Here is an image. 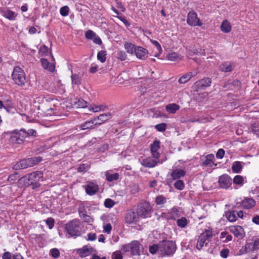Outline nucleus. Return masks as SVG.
<instances>
[{
  "label": "nucleus",
  "instance_id": "9d476101",
  "mask_svg": "<svg viewBox=\"0 0 259 259\" xmlns=\"http://www.w3.org/2000/svg\"><path fill=\"white\" fill-rule=\"evenodd\" d=\"M139 218L137 212L130 210L126 214L125 221L126 223L129 224H135L139 221Z\"/></svg>",
  "mask_w": 259,
  "mask_h": 259
},
{
  "label": "nucleus",
  "instance_id": "ea45409f",
  "mask_svg": "<svg viewBox=\"0 0 259 259\" xmlns=\"http://www.w3.org/2000/svg\"><path fill=\"white\" fill-rule=\"evenodd\" d=\"M177 223L180 227L184 228L187 224V220L185 217H182L177 220Z\"/></svg>",
  "mask_w": 259,
  "mask_h": 259
},
{
  "label": "nucleus",
  "instance_id": "0e129e2a",
  "mask_svg": "<svg viewBox=\"0 0 259 259\" xmlns=\"http://www.w3.org/2000/svg\"><path fill=\"white\" fill-rule=\"evenodd\" d=\"M113 259H122V256L119 252H115L112 255Z\"/></svg>",
  "mask_w": 259,
  "mask_h": 259
},
{
  "label": "nucleus",
  "instance_id": "603ef678",
  "mask_svg": "<svg viewBox=\"0 0 259 259\" xmlns=\"http://www.w3.org/2000/svg\"><path fill=\"white\" fill-rule=\"evenodd\" d=\"M166 124L165 123H162L158 124L155 125V128L159 132H163L165 130Z\"/></svg>",
  "mask_w": 259,
  "mask_h": 259
},
{
  "label": "nucleus",
  "instance_id": "f3484780",
  "mask_svg": "<svg viewBox=\"0 0 259 259\" xmlns=\"http://www.w3.org/2000/svg\"><path fill=\"white\" fill-rule=\"evenodd\" d=\"M148 53L146 49L141 47H137L135 54L138 59L145 60L148 57Z\"/></svg>",
  "mask_w": 259,
  "mask_h": 259
},
{
  "label": "nucleus",
  "instance_id": "a878e982",
  "mask_svg": "<svg viewBox=\"0 0 259 259\" xmlns=\"http://www.w3.org/2000/svg\"><path fill=\"white\" fill-rule=\"evenodd\" d=\"M195 74H193L191 72H188L187 73L181 76L179 78L178 82L180 84L186 83Z\"/></svg>",
  "mask_w": 259,
  "mask_h": 259
},
{
  "label": "nucleus",
  "instance_id": "e2e57ef3",
  "mask_svg": "<svg viewBox=\"0 0 259 259\" xmlns=\"http://www.w3.org/2000/svg\"><path fill=\"white\" fill-rule=\"evenodd\" d=\"M225 154V151L223 149H220L217 152L216 157L218 158L222 159Z\"/></svg>",
  "mask_w": 259,
  "mask_h": 259
},
{
  "label": "nucleus",
  "instance_id": "6e6552de",
  "mask_svg": "<svg viewBox=\"0 0 259 259\" xmlns=\"http://www.w3.org/2000/svg\"><path fill=\"white\" fill-rule=\"evenodd\" d=\"M259 249V239H255L253 242L247 243L245 246H243L240 250V254H244L247 252H252Z\"/></svg>",
  "mask_w": 259,
  "mask_h": 259
},
{
  "label": "nucleus",
  "instance_id": "7ed1b4c3",
  "mask_svg": "<svg viewBox=\"0 0 259 259\" xmlns=\"http://www.w3.org/2000/svg\"><path fill=\"white\" fill-rule=\"evenodd\" d=\"M43 174L40 171H36L25 176L24 178L27 179L29 183L28 185L31 186L32 189L40 187V181H42Z\"/></svg>",
  "mask_w": 259,
  "mask_h": 259
},
{
  "label": "nucleus",
  "instance_id": "2eb2a0df",
  "mask_svg": "<svg viewBox=\"0 0 259 259\" xmlns=\"http://www.w3.org/2000/svg\"><path fill=\"white\" fill-rule=\"evenodd\" d=\"M160 143L158 141H154L150 146V151L153 158H159L160 154L157 152L160 148Z\"/></svg>",
  "mask_w": 259,
  "mask_h": 259
},
{
  "label": "nucleus",
  "instance_id": "0eeeda50",
  "mask_svg": "<svg viewBox=\"0 0 259 259\" xmlns=\"http://www.w3.org/2000/svg\"><path fill=\"white\" fill-rule=\"evenodd\" d=\"M151 210V207L149 203L145 201L140 203L137 207V212L139 217L146 218L149 216Z\"/></svg>",
  "mask_w": 259,
  "mask_h": 259
},
{
  "label": "nucleus",
  "instance_id": "4d7b16f0",
  "mask_svg": "<svg viewBox=\"0 0 259 259\" xmlns=\"http://www.w3.org/2000/svg\"><path fill=\"white\" fill-rule=\"evenodd\" d=\"M159 250V246H158L157 245L154 244L149 247V252L154 254H155L158 250Z\"/></svg>",
  "mask_w": 259,
  "mask_h": 259
},
{
  "label": "nucleus",
  "instance_id": "c756f323",
  "mask_svg": "<svg viewBox=\"0 0 259 259\" xmlns=\"http://www.w3.org/2000/svg\"><path fill=\"white\" fill-rule=\"evenodd\" d=\"M107 108V106L103 105L100 106L96 105H92L89 108V110L92 111L94 112H98L101 111H104L106 110Z\"/></svg>",
  "mask_w": 259,
  "mask_h": 259
},
{
  "label": "nucleus",
  "instance_id": "4c0bfd02",
  "mask_svg": "<svg viewBox=\"0 0 259 259\" xmlns=\"http://www.w3.org/2000/svg\"><path fill=\"white\" fill-rule=\"evenodd\" d=\"M88 102L82 99H78L75 102V106L77 108H85L87 106Z\"/></svg>",
  "mask_w": 259,
  "mask_h": 259
},
{
  "label": "nucleus",
  "instance_id": "3c124183",
  "mask_svg": "<svg viewBox=\"0 0 259 259\" xmlns=\"http://www.w3.org/2000/svg\"><path fill=\"white\" fill-rule=\"evenodd\" d=\"M126 55L123 51H119L117 54V58L121 61H124L126 59Z\"/></svg>",
  "mask_w": 259,
  "mask_h": 259
},
{
  "label": "nucleus",
  "instance_id": "de8ad7c7",
  "mask_svg": "<svg viewBox=\"0 0 259 259\" xmlns=\"http://www.w3.org/2000/svg\"><path fill=\"white\" fill-rule=\"evenodd\" d=\"M115 202L111 199H107L104 202V205L106 207L111 208L114 206Z\"/></svg>",
  "mask_w": 259,
  "mask_h": 259
},
{
  "label": "nucleus",
  "instance_id": "f8f14e48",
  "mask_svg": "<svg viewBox=\"0 0 259 259\" xmlns=\"http://www.w3.org/2000/svg\"><path fill=\"white\" fill-rule=\"evenodd\" d=\"M159 162V158L153 159L151 157H148L142 160L141 164L146 167H154Z\"/></svg>",
  "mask_w": 259,
  "mask_h": 259
},
{
  "label": "nucleus",
  "instance_id": "13d9d810",
  "mask_svg": "<svg viewBox=\"0 0 259 259\" xmlns=\"http://www.w3.org/2000/svg\"><path fill=\"white\" fill-rule=\"evenodd\" d=\"M89 168V165L87 164H82L80 165L78 168V171L79 172H84L87 171Z\"/></svg>",
  "mask_w": 259,
  "mask_h": 259
},
{
  "label": "nucleus",
  "instance_id": "a211bd4d",
  "mask_svg": "<svg viewBox=\"0 0 259 259\" xmlns=\"http://www.w3.org/2000/svg\"><path fill=\"white\" fill-rule=\"evenodd\" d=\"M97 125L96 119L94 118L90 120L87 121L79 125V128L81 130H86L89 129H93L95 126Z\"/></svg>",
  "mask_w": 259,
  "mask_h": 259
},
{
  "label": "nucleus",
  "instance_id": "72a5a7b5",
  "mask_svg": "<svg viewBox=\"0 0 259 259\" xmlns=\"http://www.w3.org/2000/svg\"><path fill=\"white\" fill-rule=\"evenodd\" d=\"M220 68L222 71L228 72L232 70L233 66L230 63L225 62L220 65Z\"/></svg>",
  "mask_w": 259,
  "mask_h": 259
},
{
  "label": "nucleus",
  "instance_id": "f03ea898",
  "mask_svg": "<svg viewBox=\"0 0 259 259\" xmlns=\"http://www.w3.org/2000/svg\"><path fill=\"white\" fill-rule=\"evenodd\" d=\"M80 225V221L78 219H75L66 224L65 228L71 236L77 237L81 235Z\"/></svg>",
  "mask_w": 259,
  "mask_h": 259
},
{
  "label": "nucleus",
  "instance_id": "aec40b11",
  "mask_svg": "<svg viewBox=\"0 0 259 259\" xmlns=\"http://www.w3.org/2000/svg\"><path fill=\"white\" fill-rule=\"evenodd\" d=\"M40 62L43 68L48 70L51 72H53L55 69V65L53 63H50L46 59L41 58L40 59Z\"/></svg>",
  "mask_w": 259,
  "mask_h": 259
},
{
  "label": "nucleus",
  "instance_id": "e433bc0d",
  "mask_svg": "<svg viewBox=\"0 0 259 259\" xmlns=\"http://www.w3.org/2000/svg\"><path fill=\"white\" fill-rule=\"evenodd\" d=\"M106 52L105 51H101L97 54V59L101 63H104L106 60Z\"/></svg>",
  "mask_w": 259,
  "mask_h": 259
},
{
  "label": "nucleus",
  "instance_id": "79ce46f5",
  "mask_svg": "<svg viewBox=\"0 0 259 259\" xmlns=\"http://www.w3.org/2000/svg\"><path fill=\"white\" fill-rule=\"evenodd\" d=\"M169 219L175 220L178 215V210L175 208H172L168 213Z\"/></svg>",
  "mask_w": 259,
  "mask_h": 259
},
{
  "label": "nucleus",
  "instance_id": "774afa93",
  "mask_svg": "<svg viewBox=\"0 0 259 259\" xmlns=\"http://www.w3.org/2000/svg\"><path fill=\"white\" fill-rule=\"evenodd\" d=\"M112 229V227L110 224H107L104 226V230L105 232L108 234H109Z\"/></svg>",
  "mask_w": 259,
  "mask_h": 259
},
{
  "label": "nucleus",
  "instance_id": "c85d7f7f",
  "mask_svg": "<svg viewBox=\"0 0 259 259\" xmlns=\"http://www.w3.org/2000/svg\"><path fill=\"white\" fill-rule=\"evenodd\" d=\"M166 111L170 113H175L180 109V106L175 103L169 104L166 106Z\"/></svg>",
  "mask_w": 259,
  "mask_h": 259
},
{
  "label": "nucleus",
  "instance_id": "a19ab883",
  "mask_svg": "<svg viewBox=\"0 0 259 259\" xmlns=\"http://www.w3.org/2000/svg\"><path fill=\"white\" fill-rule=\"evenodd\" d=\"M232 170L235 172H239L242 169V165L240 162H235L232 167Z\"/></svg>",
  "mask_w": 259,
  "mask_h": 259
},
{
  "label": "nucleus",
  "instance_id": "4be33fe9",
  "mask_svg": "<svg viewBox=\"0 0 259 259\" xmlns=\"http://www.w3.org/2000/svg\"><path fill=\"white\" fill-rule=\"evenodd\" d=\"M242 205L244 208L250 209L255 206V201L252 198H245L242 201Z\"/></svg>",
  "mask_w": 259,
  "mask_h": 259
},
{
  "label": "nucleus",
  "instance_id": "b1692460",
  "mask_svg": "<svg viewBox=\"0 0 259 259\" xmlns=\"http://www.w3.org/2000/svg\"><path fill=\"white\" fill-rule=\"evenodd\" d=\"M211 83V80L210 78H204L196 82L197 85L200 88H205L209 87Z\"/></svg>",
  "mask_w": 259,
  "mask_h": 259
},
{
  "label": "nucleus",
  "instance_id": "052dcab7",
  "mask_svg": "<svg viewBox=\"0 0 259 259\" xmlns=\"http://www.w3.org/2000/svg\"><path fill=\"white\" fill-rule=\"evenodd\" d=\"M96 34L92 30H88L85 32V37L88 39H93Z\"/></svg>",
  "mask_w": 259,
  "mask_h": 259
},
{
  "label": "nucleus",
  "instance_id": "c03bdc74",
  "mask_svg": "<svg viewBox=\"0 0 259 259\" xmlns=\"http://www.w3.org/2000/svg\"><path fill=\"white\" fill-rule=\"evenodd\" d=\"M221 238H225V239L223 240L224 242L230 241L232 239V236L231 235L228 234V233L227 232H222L221 233Z\"/></svg>",
  "mask_w": 259,
  "mask_h": 259
},
{
  "label": "nucleus",
  "instance_id": "338daca9",
  "mask_svg": "<svg viewBox=\"0 0 259 259\" xmlns=\"http://www.w3.org/2000/svg\"><path fill=\"white\" fill-rule=\"evenodd\" d=\"M221 256L223 258H226L229 254V250L228 249H223L220 253Z\"/></svg>",
  "mask_w": 259,
  "mask_h": 259
},
{
  "label": "nucleus",
  "instance_id": "f704fd0d",
  "mask_svg": "<svg viewBox=\"0 0 259 259\" xmlns=\"http://www.w3.org/2000/svg\"><path fill=\"white\" fill-rule=\"evenodd\" d=\"M106 179L109 182H112L114 180H117L119 178V175L118 173L110 174L109 172L106 173Z\"/></svg>",
  "mask_w": 259,
  "mask_h": 259
},
{
  "label": "nucleus",
  "instance_id": "ddd939ff",
  "mask_svg": "<svg viewBox=\"0 0 259 259\" xmlns=\"http://www.w3.org/2000/svg\"><path fill=\"white\" fill-rule=\"evenodd\" d=\"M219 183L221 188H227L231 185L232 180L228 175H224L220 177Z\"/></svg>",
  "mask_w": 259,
  "mask_h": 259
},
{
  "label": "nucleus",
  "instance_id": "864d4df0",
  "mask_svg": "<svg viewBox=\"0 0 259 259\" xmlns=\"http://www.w3.org/2000/svg\"><path fill=\"white\" fill-rule=\"evenodd\" d=\"M51 255L54 258H57L60 255L59 250L57 248H53L50 250Z\"/></svg>",
  "mask_w": 259,
  "mask_h": 259
},
{
  "label": "nucleus",
  "instance_id": "c9c22d12",
  "mask_svg": "<svg viewBox=\"0 0 259 259\" xmlns=\"http://www.w3.org/2000/svg\"><path fill=\"white\" fill-rule=\"evenodd\" d=\"M26 168V162L25 161V159H23L20 161L19 162L17 163L13 166V169L15 170L24 169Z\"/></svg>",
  "mask_w": 259,
  "mask_h": 259
},
{
  "label": "nucleus",
  "instance_id": "423d86ee",
  "mask_svg": "<svg viewBox=\"0 0 259 259\" xmlns=\"http://www.w3.org/2000/svg\"><path fill=\"white\" fill-rule=\"evenodd\" d=\"M212 236V232L209 230H206L201 233L198 237L196 246V248L200 250L204 246L207 245Z\"/></svg>",
  "mask_w": 259,
  "mask_h": 259
},
{
  "label": "nucleus",
  "instance_id": "412c9836",
  "mask_svg": "<svg viewBox=\"0 0 259 259\" xmlns=\"http://www.w3.org/2000/svg\"><path fill=\"white\" fill-rule=\"evenodd\" d=\"M214 159V155L210 154L207 155L205 157V160L202 163V166L212 167L216 166L217 164L214 163L213 159Z\"/></svg>",
  "mask_w": 259,
  "mask_h": 259
},
{
  "label": "nucleus",
  "instance_id": "5701e85b",
  "mask_svg": "<svg viewBox=\"0 0 259 259\" xmlns=\"http://www.w3.org/2000/svg\"><path fill=\"white\" fill-rule=\"evenodd\" d=\"M186 174V172L182 169H176L171 173V177L173 180H176L184 177Z\"/></svg>",
  "mask_w": 259,
  "mask_h": 259
},
{
  "label": "nucleus",
  "instance_id": "7c9ffc66",
  "mask_svg": "<svg viewBox=\"0 0 259 259\" xmlns=\"http://www.w3.org/2000/svg\"><path fill=\"white\" fill-rule=\"evenodd\" d=\"M77 252L81 257H84L90 253V250L87 246H83L82 248L78 249Z\"/></svg>",
  "mask_w": 259,
  "mask_h": 259
},
{
  "label": "nucleus",
  "instance_id": "49530a36",
  "mask_svg": "<svg viewBox=\"0 0 259 259\" xmlns=\"http://www.w3.org/2000/svg\"><path fill=\"white\" fill-rule=\"evenodd\" d=\"M174 186L177 189L182 190L184 187V184L183 181L178 180L175 183Z\"/></svg>",
  "mask_w": 259,
  "mask_h": 259
},
{
  "label": "nucleus",
  "instance_id": "9b49d317",
  "mask_svg": "<svg viewBox=\"0 0 259 259\" xmlns=\"http://www.w3.org/2000/svg\"><path fill=\"white\" fill-rule=\"evenodd\" d=\"M229 229L236 237L239 239H242L245 236L244 229L240 226H232L229 227Z\"/></svg>",
  "mask_w": 259,
  "mask_h": 259
},
{
  "label": "nucleus",
  "instance_id": "37998d69",
  "mask_svg": "<svg viewBox=\"0 0 259 259\" xmlns=\"http://www.w3.org/2000/svg\"><path fill=\"white\" fill-rule=\"evenodd\" d=\"M166 202V198L162 195L157 196L155 198V203L157 205H162Z\"/></svg>",
  "mask_w": 259,
  "mask_h": 259
},
{
  "label": "nucleus",
  "instance_id": "20e7f679",
  "mask_svg": "<svg viewBox=\"0 0 259 259\" xmlns=\"http://www.w3.org/2000/svg\"><path fill=\"white\" fill-rule=\"evenodd\" d=\"M12 77L15 83L18 85H24L26 82L25 73L23 70L19 66H16L14 68Z\"/></svg>",
  "mask_w": 259,
  "mask_h": 259
},
{
  "label": "nucleus",
  "instance_id": "09e8293b",
  "mask_svg": "<svg viewBox=\"0 0 259 259\" xmlns=\"http://www.w3.org/2000/svg\"><path fill=\"white\" fill-rule=\"evenodd\" d=\"M69 10V7L65 6L60 9V12L62 16H66L68 14Z\"/></svg>",
  "mask_w": 259,
  "mask_h": 259
},
{
  "label": "nucleus",
  "instance_id": "8fccbe9b",
  "mask_svg": "<svg viewBox=\"0 0 259 259\" xmlns=\"http://www.w3.org/2000/svg\"><path fill=\"white\" fill-rule=\"evenodd\" d=\"M31 163H32V166L37 164L38 162L41 161L42 159L40 157H34L29 158Z\"/></svg>",
  "mask_w": 259,
  "mask_h": 259
},
{
  "label": "nucleus",
  "instance_id": "6ab92c4d",
  "mask_svg": "<svg viewBox=\"0 0 259 259\" xmlns=\"http://www.w3.org/2000/svg\"><path fill=\"white\" fill-rule=\"evenodd\" d=\"M128 245L133 255H140V243L138 241H133Z\"/></svg>",
  "mask_w": 259,
  "mask_h": 259
},
{
  "label": "nucleus",
  "instance_id": "a18cd8bd",
  "mask_svg": "<svg viewBox=\"0 0 259 259\" xmlns=\"http://www.w3.org/2000/svg\"><path fill=\"white\" fill-rule=\"evenodd\" d=\"M228 220L230 222H234L237 219V217L236 215V212L235 211L229 212L228 216Z\"/></svg>",
  "mask_w": 259,
  "mask_h": 259
},
{
  "label": "nucleus",
  "instance_id": "4468645a",
  "mask_svg": "<svg viewBox=\"0 0 259 259\" xmlns=\"http://www.w3.org/2000/svg\"><path fill=\"white\" fill-rule=\"evenodd\" d=\"M112 117V114L110 112H107L99 115L97 117L94 118V119H96L97 125H99L108 121L111 119Z\"/></svg>",
  "mask_w": 259,
  "mask_h": 259
},
{
  "label": "nucleus",
  "instance_id": "2f4dec72",
  "mask_svg": "<svg viewBox=\"0 0 259 259\" xmlns=\"http://www.w3.org/2000/svg\"><path fill=\"white\" fill-rule=\"evenodd\" d=\"M72 84L73 85H79L81 83V77L77 74H72L71 76Z\"/></svg>",
  "mask_w": 259,
  "mask_h": 259
},
{
  "label": "nucleus",
  "instance_id": "69168bd1",
  "mask_svg": "<svg viewBox=\"0 0 259 259\" xmlns=\"http://www.w3.org/2000/svg\"><path fill=\"white\" fill-rule=\"evenodd\" d=\"M251 130L254 134H257L259 132V126L256 123L252 124Z\"/></svg>",
  "mask_w": 259,
  "mask_h": 259
},
{
  "label": "nucleus",
  "instance_id": "6e6d98bb",
  "mask_svg": "<svg viewBox=\"0 0 259 259\" xmlns=\"http://www.w3.org/2000/svg\"><path fill=\"white\" fill-rule=\"evenodd\" d=\"M54 219L52 218H49L46 221V224L48 226L50 229H52L54 226Z\"/></svg>",
  "mask_w": 259,
  "mask_h": 259
},
{
  "label": "nucleus",
  "instance_id": "dca6fc26",
  "mask_svg": "<svg viewBox=\"0 0 259 259\" xmlns=\"http://www.w3.org/2000/svg\"><path fill=\"white\" fill-rule=\"evenodd\" d=\"M99 190V187L97 184L93 182H88L85 186V191L90 195H93Z\"/></svg>",
  "mask_w": 259,
  "mask_h": 259
},
{
  "label": "nucleus",
  "instance_id": "473e14b6",
  "mask_svg": "<svg viewBox=\"0 0 259 259\" xmlns=\"http://www.w3.org/2000/svg\"><path fill=\"white\" fill-rule=\"evenodd\" d=\"M166 58L171 61H176L181 60L182 57L179 54L174 52L168 54Z\"/></svg>",
  "mask_w": 259,
  "mask_h": 259
},
{
  "label": "nucleus",
  "instance_id": "bb28decb",
  "mask_svg": "<svg viewBox=\"0 0 259 259\" xmlns=\"http://www.w3.org/2000/svg\"><path fill=\"white\" fill-rule=\"evenodd\" d=\"M232 27L228 20H225L223 21L221 26V30L224 33H228L231 30Z\"/></svg>",
  "mask_w": 259,
  "mask_h": 259
},
{
  "label": "nucleus",
  "instance_id": "cd10ccee",
  "mask_svg": "<svg viewBox=\"0 0 259 259\" xmlns=\"http://www.w3.org/2000/svg\"><path fill=\"white\" fill-rule=\"evenodd\" d=\"M124 46L127 53L132 55L135 54L137 47H136L134 44L126 42H125Z\"/></svg>",
  "mask_w": 259,
  "mask_h": 259
},
{
  "label": "nucleus",
  "instance_id": "1a4fd4ad",
  "mask_svg": "<svg viewBox=\"0 0 259 259\" xmlns=\"http://www.w3.org/2000/svg\"><path fill=\"white\" fill-rule=\"evenodd\" d=\"M53 106H54L53 101H49L46 99L42 101V103L38 106V109L47 115L51 116L54 114Z\"/></svg>",
  "mask_w": 259,
  "mask_h": 259
},
{
  "label": "nucleus",
  "instance_id": "bf43d9fd",
  "mask_svg": "<svg viewBox=\"0 0 259 259\" xmlns=\"http://www.w3.org/2000/svg\"><path fill=\"white\" fill-rule=\"evenodd\" d=\"M18 173L15 172L13 174L10 175L8 179V181L9 182H14L18 179Z\"/></svg>",
  "mask_w": 259,
  "mask_h": 259
},
{
  "label": "nucleus",
  "instance_id": "58836bf2",
  "mask_svg": "<svg viewBox=\"0 0 259 259\" xmlns=\"http://www.w3.org/2000/svg\"><path fill=\"white\" fill-rule=\"evenodd\" d=\"M150 41L156 47L157 50L158 51V53H156L155 55V57H158L159 56V55L161 53L162 51L160 45L156 40L150 39Z\"/></svg>",
  "mask_w": 259,
  "mask_h": 259
},
{
  "label": "nucleus",
  "instance_id": "39448f33",
  "mask_svg": "<svg viewBox=\"0 0 259 259\" xmlns=\"http://www.w3.org/2000/svg\"><path fill=\"white\" fill-rule=\"evenodd\" d=\"M176 250V245L170 241H163L159 244V251L162 254L170 255L172 254Z\"/></svg>",
  "mask_w": 259,
  "mask_h": 259
},
{
  "label": "nucleus",
  "instance_id": "f257e3e1",
  "mask_svg": "<svg viewBox=\"0 0 259 259\" xmlns=\"http://www.w3.org/2000/svg\"><path fill=\"white\" fill-rule=\"evenodd\" d=\"M37 136V132L32 128H22L20 130H15L10 137V141L14 144H22L26 139L35 138Z\"/></svg>",
  "mask_w": 259,
  "mask_h": 259
},
{
  "label": "nucleus",
  "instance_id": "393cba45",
  "mask_svg": "<svg viewBox=\"0 0 259 259\" xmlns=\"http://www.w3.org/2000/svg\"><path fill=\"white\" fill-rule=\"evenodd\" d=\"M187 23L192 26H201L202 22L200 21L198 17H188Z\"/></svg>",
  "mask_w": 259,
  "mask_h": 259
},
{
  "label": "nucleus",
  "instance_id": "680f3d73",
  "mask_svg": "<svg viewBox=\"0 0 259 259\" xmlns=\"http://www.w3.org/2000/svg\"><path fill=\"white\" fill-rule=\"evenodd\" d=\"M39 52L42 55H45L49 52V49L46 46H43L40 48Z\"/></svg>",
  "mask_w": 259,
  "mask_h": 259
},
{
  "label": "nucleus",
  "instance_id": "5fc2aeb1",
  "mask_svg": "<svg viewBox=\"0 0 259 259\" xmlns=\"http://www.w3.org/2000/svg\"><path fill=\"white\" fill-rule=\"evenodd\" d=\"M243 181V179L241 176H236L233 180V182L236 184H242Z\"/></svg>",
  "mask_w": 259,
  "mask_h": 259
}]
</instances>
